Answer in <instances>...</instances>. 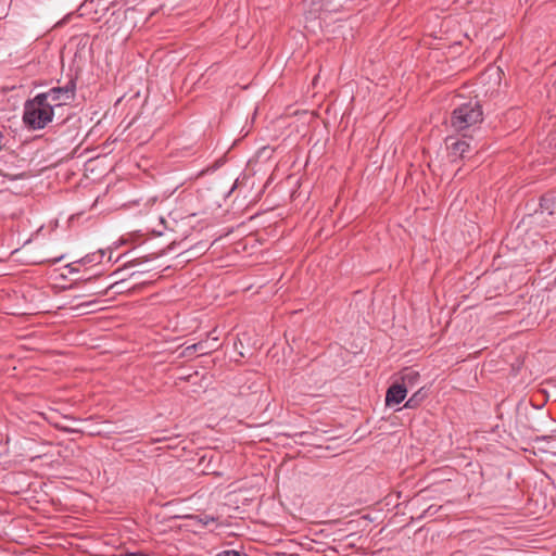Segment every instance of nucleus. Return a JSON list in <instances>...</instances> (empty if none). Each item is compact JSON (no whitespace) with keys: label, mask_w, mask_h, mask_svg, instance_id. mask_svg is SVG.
Returning a JSON list of instances; mask_svg holds the SVG:
<instances>
[{"label":"nucleus","mask_w":556,"mask_h":556,"mask_svg":"<svg viewBox=\"0 0 556 556\" xmlns=\"http://www.w3.org/2000/svg\"><path fill=\"white\" fill-rule=\"evenodd\" d=\"M53 110L45 101L43 96L37 94L25 103L23 121L31 129H41L52 121Z\"/></svg>","instance_id":"obj_1"},{"label":"nucleus","mask_w":556,"mask_h":556,"mask_svg":"<svg viewBox=\"0 0 556 556\" xmlns=\"http://www.w3.org/2000/svg\"><path fill=\"white\" fill-rule=\"evenodd\" d=\"M482 108L478 101H469L457 106L451 117L452 127L462 131L482 122Z\"/></svg>","instance_id":"obj_2"},{"label":"nucleus","mask_w":556,"mask_h":556,"mask_svg":"<svg viewBox=\"0 0 556 556\" xmlns=\"http://www.w3.org/2000/svg\"><path fill=\"white\" fill-rule=\"evenodd\" d=\"M76 84L74 80H70L64 87L51 88L49 91L39 93L45 97V101L51 106L60 108L68 104L75 98Z\"/></svg>","instance_id":"obj_3"},{"label":"nucleus","mask_w":556,"mask_h":556,"mask_svg":"<svg viewBox=\"0 0 556 556\" xmlns=\"http://www.w3.org/2000/svg\"><path fill=\"white\" fill-rule=\"evenodd\" d=\"M448 156L452 162L464 159L470 150V144L466 139H447Z\"/></svg>","instance_id":"obj_4"},{"label":"nucleus","mask_w":556,"mask_h":556,"mask_svg":"<svg viewBox=\"0 0 556 556\" xmlns=\"http://www.w3.org/2000/svg\"><path fill=\"white\" fill-rule=\"evenodd\" d=\"M407 390L399 382L395 381L388 390L386 394V405L392 406L402 403L406 395Z\"/></svg>","instance_id":"obj_5"},{"label":"nucleus","mask_w":556,"mask_h":556,"mask_svg":"<svg viewBox=\"0 0 556 556\" xmlns=\"http://www.w3.org/2000/svg\"><path fill=\"white\" fill-rule=\"evenodd\" d=\"M218 349L217 338L213 341L204 340L186 348L185 352L187 355H191L192 352L199 353L200 355L208 354Z\"/></svg>","instance_id":"obj_6"},{"label":"nucleus","mask_w":556,"mask_h":556,"mask_svg":"<svg viewBox=\"0 0 556 556\" xmlns=\"http://www.w3.org/2000/svg\"><path fill=\"white\" fill-rule=\"evenodd\" d=\"M420 380V374L419 371L413 369V368H404L401 371L400 376V383L408 391L413 388H415Z\"/></svg>","instance_id":"obj_7"},{"label":"nucleus","mask_w":556,"mask_h":556,"mask_svg":"<svg viewBox=\"0 0 556 556\" xmlns=\"http://www.w3.org/2000/svg\"><path fill=\"white\" fill-rule=\"evenodd\" d=\"M426 393L424 389H418L405 403L404 407L406 408H417L421 402L425 400Z\"/></svg>","instance_id":"obj_8"},{"label":"nucleus","mask_w":556,"mask_h":556,"mask_svg":"<svg viewBox=\"0 0 556 556\" xmlns=\"http://www.w3.org/2000/svg\"><path fill=\"white\" fill-rule=\"evenodd\" d=\"M217 556H241V554L236 551H225L219 553Z\"/></svg>","instance_id":"obj_9"},{"label":"nucleus","mask_w":556,"mask_h":556,"mask_svg":"<svg viewBox=\"0 0 556 556\" xmlns=\"http://www.w3.org/2000/svg\"><path fill=\"white\" fill-rule=\"evenodd\" d=\"M93 2V0H88L84 3V7H88L89 4H91Z\"/></svg>","instance_id":"obj_10"},{"label":"nucleus","mask_w":556,"mask_h":556,"mask_svg":"<svg viewBox=\"0 0 556 556\" xmlns=\"http://www.w3.org/2000/svg\"><path fill=\"white\" fill-rule=\"evenodd\" d=\"M249 239V240H254V237L252 235L245 237V240ZM248 244V242L245 241V245Z\"/></svg>","instance_id":"obj_11"},{"label":"nucleus","mask_w":556,"mask_h":556,"mask_svg":"<svg viewBox=\"0 0 556 556\" xmlns=\"http://www.w3.org/2000/svg\"><path fill=\"white\" fill-rule=\"evenodd\" d=\"M65 431L67 432H72L73 430L68 429V428H64Z\"/></svg>","instance_id":"obj_12"},{"label":"nucleus","mask_w":556,"mask_h":556,"mask_svg":"<svg viewBox=\"0 0 556 556\" xmlns=\"http://www.w3.org/2000/svg\"><path fill=\"white\" fill-rule=\"evenodd\" d=\"M100 293H102V294H106V289H105L104 291H101Z\"/></svg>","instance_id":"obj_13"},{"label":"nucleus","mask_w":556,"mask_h":556,"mask_svg":"<svg viewBox=\"0 0 556 556\" xmlns=\"http://www.w3.org/2000/svg\"><path fill=\"white\" fill-rule=\"evenodd\" d=\"M245 556H252V555H249V554L245 553Z\"/></svg>","instance_id":"obj_14"}]
</instances>
